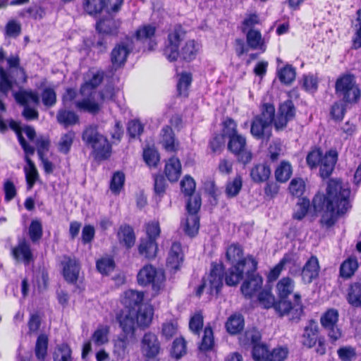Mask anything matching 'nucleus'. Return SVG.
Here are the masks:
<instances>
[{
  "label": "nucleus",
  "instance_id": "obj_1",
  "mask_svg": "<svg viewBox=\"0 0 361 361\" xmlns=\"http://www.w3.org/2000/svg\"><path fill=\"white\" fill-rule=\"evenodd\" d=\"M350 188L342 185L339 180H330L328 183L326 195H316L312 200L316 212H322L320 223L330 228L336 221V214H344L350 207Z\"/></svg>",
  "mask_w": 361,
  "mask_h": 361
},
{
  "label": "nucleus",
  "instance_id": "obj_2",
  "mask_svg": "<svg viewBox=\"0 0 361 361\" xmlns=\"http://www.w3.org/2000/svg\"><path fill=\"white\" fill-rule=\"evenodd\" d=\"M185 32L180 26L176 27L168 35V44H166L164 54L170 61H176L178 56L185 61H192L196 56L200 46L194 40L188 41L182 47L180 53L178 47L180 42L185 38Z\"/></svg>",
  "mask_w": 361,
  "mask_h": 361
},
{
  "label": "nucleus",
  "instance_id": "obj_3",
  "mask_svg": "<svg viewBox=\"0 0 361 361\" xmlns=\"http://www.w3.org/2000/svg\"><path fill=\"white\" fill-rule=\"evenodd\" d=\"M335 89L338 97L346 103L356 102L360 97V90L353 75L347 74L338 78Z\"/></svg>",
  "mask_w": 361,
  "mask_h": 361
},
{
  "label": "nucleus",
  "instance_id": "obj_4",
  "mask_svg": "<svg viewBox=\"0 0 361 361\" xmlns=\"http://www.w3.org/2000/svg\"><path fill=\"white\" fill-rule=\"evenodd\" d=\"M137 278L138 283L141 286L152 285V290L156 293L164 288L166 280L164 270L157 269L151 264L144 266L139 271Z\"/></svg>",
  "mask_w": 361,
  "mask_h": 361
},
{
  "label": "nucleus",
  "instance_id": "obj_5",
  "mask_svg": "<svg viewBox=\"0 0 361 361\" xmlns=\"http://www.w3.org/2000/svg\"><path fill=\"white\" fill-rule=\"evenodd\" d=\"M257 266V261L252 257L248 256L242 260L238 262L226 273L225 281L229 286H236L243 279V274H246V270L250 268L252 271H256Z\"/></svg>",
  "mask_w": 361,
  "mask_h": 361
},
{
  "label": "nucleus",
  "instance_id": "obj_6",
  "mask_svg": "<svg viewBox=\"0 0 361 361\" xmlns=\"http://www.w3.org/2000/svg\"><path fill=\"white\" fill-rule=\"evenodd\" d=\"M16 101L23 106L22 116L27 121L37 120L39 118L37 110L29 106L30 102L37 105L39 103V98L37 94L32 91L20 90L13 93Z\"/></svg>",
  "mask_w": 361,
  "mask_h": 361
},
{
  "label": "nucleus",
  "instance_id": "obj_7",
  "mask_svg": "<svg viewBox=\"0 0 361 361\" xmlns=\"http://www.w3.org/2000/svg\"><path fill=\"white\" fill-rule=\"evenodd\" d=\"M275 310L281 316L288 315L290 320L298 322L303 313V305L300 293L294 294L293 304L287 300H279L275 306Z\"/></svg>",
  "mask_w": 361,
  "mask_h": 361
},
{
  "label": "nucleus",
  "instance_id": "obj_8",
  "mask_svg": "<svg viewBox=\"0 0 361 361\" xmlns=\"http://www.w3.org/2000/svg\"><path fill=\"white\" fill-rule=\"evenodd\" d=\"M338 311L331 308L326 310L320 318L321 325L332 342L338 340L342 335L341 331L338 326Z\"/></svg>",
  "mask_w": 361,
  "mask_h": 361
},
{
  "label": "nucleus",
  "instance_id": "obj_9",
  "mask_svg": "<svg viewBox=\"0 0 361 361\" xmlns=\"http://www.w3.org/2000/svg\"><path fill=\"white\" fill-rule=\"evenodd\" d=\"M228 149L237 156L239 162L246 164L252 160V154L246 148V139L240 134L228 139Z\"/></svg>",
  "mask_w": 361,
  "mask_h": 361
},
{
  "label": "nucleus",
  "instance_id": "obj_10",
  "mask_svg": "<svg viewBox=\"0 0 361 361\" xmlns=\"http://www.w3.org/2000/svg\"><path fill=\"white\" fill-rule=\"evenodd\" d=\"M224 268L223 264L212 263L210 273L202 280L207 286V293L218 295L223 286Z\"/></svg>",
  "mask_w": 361,
  "mask_h": 361
},
{
  "label": "nucleus",
  "instance_id": "obj_11",
  "mask_svg": "<svg viewBox=\"0 0 361 361\" xmlns=\"http://www.w3.org/2000/svg\"><path fill=\"white\" fill-rule=\"evenodd\" d=\"M248 268L246 270V279L243 281L240 290L243 295L247 299L252 296L262 288L263 279L261 276Z\"/></svg>",
  "mask_w": 361,
  "mask_h": 361
},
{
  "label": "nucleus",
  "instance_id": "obj_12",
  "mask_svg": "<svg viewBox=\"0 0 361 361\" xmlns=\"http://www.w3.org/2000/svg\"><path fill=\"white\" fill-rule=\"evenodd\" d=\"M140 350L142 355L149 359L157 357L161 350L157 336L152 332L145 333L140 342Z\"/></svg>",
  "mask_w": 361,
  "mask_h": 361
},
{
  "label": "nucleus",
  "instance_id": "obj_13",
  "mask_svg": "<svg viewBox=\"0 0 361 361\" xmlns=\"http://www.w3.org/2000/svg\"><path fill=\"white\" fill-rule=\"evenodd\" d=\"M295 115V108L291 100H287L281 104L278 114L274 121L276 130H281L286 127L288 121L293 119Z\"/></svg>",
  "mask_w": 361,
  "mask_h": 361
},
{
  "label": "nucleus",
  "instance_id": "obj_14",
  "mask_svg": "<svg viewBox=\"0 0 361 361\" xmlns=\"http://www.w3.org/2000/svg\"><path fill=\"white\" fill-rule=\"evenodd\" d=\"M61 266L65 280L71 283H76L80 270L78 261L75 257L64 255L62 257Z\"/></svg>",
  "mask_w": 361,
  "mask_h": 361
},
{
  "label": "nucleus",
  "instance_id": "obj_15",
  "mask_svg": "<svg viewBox=\"0 0 361 361\" xmlns=\"http://www.w3.org/2000/svg\"><path fill=\"white\" fill-rule=\"evenodd\" d=\"M133 310H121L116 315V320L126 335H133L137 325Z\"/></svg>",
  "mask_w": 361,
  "mask_h": 361
},
{
  "label": "nucleus",
  "instance_id": "obj_16",
  "mask_svg": "<svg viewBox=\"0 0 361 361\" xmlns=\"http://www.w3.org/2000/svg\"><path fill=\"white\" fill-rule=\"evenodd\" d=\"M319 264L317 257L312 256L305 264L301 270L302 281L305 284L312 283L319 276Z\"/></svg>",
  "mask_w": 361,
  "mask_h": 361
},
{
  "label": "nucleus",
  "instance_id": "obj_17",
  "mask_svg": "<svg viewBox=\"0 0 361 361\" xmlns=\"http://www.w3.org/2000/svg\"><path fill=\"white\" fill-rule=\"evenodd\" d=\"M184 254L180 243L175 242L172 244L169 252L166 266L171 271L176 272L182 265Z\"/></svg>",
  "mask_w": 361,
  "mask_h": 361
},
{
  "label": "nucleus",
  "instance_id": "obj_18",
  "mask_svg": "<svg viewBox=\"0 0 361 361\" xmlns=\"http://www.w3.org/2000/svg\"><path fill=\"white\" fill-rule=\"evenodd\" d=\"M12 255L17 262L29 264L33 260V255L30 243L25 239H20L18 245L13 248Z\"/></svg>",
  "mask_w": 361,
  "mask_h": 361
},
{
  "label": "nucleus",
  "instance_id": "obj_19",
  "mask_svg": "<svg viewBox=\"0 0 361 361\" xmlns=\"http://www.w3.org/2000/svg\"><path fill=\"white\" fill-rule=\"evenodd\" d=\"M133 313L138 327L145 329L152 323L154 310L151 305L147 304L141 305L137 310H133Z\"/></svg>",
  "mask_w": 361,
  "mask_h": 361
},
{
  "label": "nucleus",
  "instance_id": "obj_20",
  "mask_svg": "<svg viewBox=\"0 0 361 361\" xmlns=\"http://www.w3.org/2000/svg\"><path fill=\"white\" fill-rule=\"evenodd\" d=\"M319 336V326L314 320L309 321L307 325L304 329V333L302 336V344L308 348L314 347Z\"/></svg>",
  "mask_w": 361,
  "mask_h": 361
},
{
  "label": "nucleus",
  "instance_id": "obj_21",
  "mask_svg": "<svg viewBox=\"0 0 361 361\" xmlns=\"http://www.w3.org/2000/svg\"><path fill=\"white\" fill-rule=\"evenodd\" d=\"M144 299V293L134 290H126L121 298L124 310H136L141 305Z\"/></svg>",
  "mask_w": 361,
  "mask_h": 361
},
{
  "label": "nucleus",
  "instance_id": "obj_22",
  "mask_svg": "<svg viewBox=\"0 0 361 361\" xmlns=\"http://www.w3.org/2000/svg\"><path fill=\"white\" fill-rule=\"evenodd\" d=\"M245 34L246 43L250 49L259 50L262 53L266 51V42L259 30L250 28L245 32Z\"/></svg>",
  "mask_w": 361,
  "mask_h": 361
},
{
  "label": "nucleus",
  "instance_id": "obj_23",
  "mask_svg": "<svg viewBox=\"0 0 361 361\" xmlns=\"http://www.w3.org/2000/svg\"><path fill=\"white\" fill-rule=\"evenodd\" d=\"M338 159V154L336 150H330L322 157L320 161V176L325 178H328L334 169L335 164Z\"/></svg>",
  "mask_w": 361,
  "mask_h": 361
},
{
  "label": "nucleus",
  "instance_id": "obj_24",
  "mask_svg": "<svg viewBox=\"0 0 361 361\" xmlns=\"http://www.w3.org/2000/svg\"><path fill=\"white\" fill-rule=\"evenodd\" d=\"M130 51V49L127 43L117 44L111 53V61L114 67L118 68L124 65Z\"/></svg>",
  "mask_w": 361,
  "mask_h": 361
},
{
  "label": "nucleus",
  "instance_id": "obj_25",
  "mask_svg": "<svg viewBox=\"0 0 361 361\" xmlns=\"http://www.w3.org/2000/svg\"><path fill=\"white\" fill-rule=\"evenodd\" d=\"M121 25V21L111 17L102 18L97 21L96 29L100 33L106 35H116Z\"/></svg>",
  "mask_w": 361,
  "mask_h": 361
},
{
  "label": "nucleus",
  "instance_id": "obj_26",
  "mask_svg": "<svg viewBox=\"0 0 361 361\" xmlns=\"http://www.w3.org/2000/svg\"><path fill=\"white\" fill-rule=\"evenodd\" d=\"M156 27L151 25H145L140 27L135 32V37L137 40L142 42H148L149 50H153L157 42L153 39L154 37Z\"/></svg>",
  "mask_w": 361,
  "mask_h": 361
},
{
  "label": "nucleus",
  "instance_id": "obj_27",
  "mask_svg": "<svg viewBox=\"0 0 361 361\" xmlns=\"http://www.w3.org/2000/svg\"><path fill=\"white\" fill-rule=\"evenodd\" d=\"M95 159H107L111 154V145L106 137L103 135L92 148Z\"/></svg>",
  "mask_w": 361,
  "mask_h": 361
},
{
  "label": "nucleus",
  "instance_id": "obj_28",
  "mask_svg": "<svg viewBox=\"0 0 361 361\" xmlns=\"http://www.w3.org/2000/svg\"><path fill=\"white\" fill-rule=\"evenodd\" d=\"M295 281L288 276L283 277L276 284V294L279 300H286L288 297L293 292Z\"/></svg>",
  "mask_w": 361,
  "mask_h": 361
},
{
  "label": "nucleus",
  "instance_id": "obj_29",
  "mask_svg": "<svg viewBox=\"0 0 361 361\" xmlns=\"http://www.w3.org/2000/svg\"><path fill=\"white\" fill-rule=\"evenodd\" d=\"M165 174L171 182H176L181 174V164L178 159L170 158L166 163Z\"/></svg>",
  "mask_w": 361,
  "mask_h": 361
},
{
  "label": "nucleus",
  "instance_id": "obj_30",
  "mask_svg": "<svg viewBox=\"0 0 361 361\" xmlns=\"http://www.w3.org/2000/svg\"><path fill=\"white\" fill-rule=\"evenodd\" d=\"M270 175V167L266 164H256L250 170V177L255 183L265 182L269 179Z\"/></svg>",
  "mask_w": 361,
  "mask_h": 361
},
{
  "label": "nucleus",
  "instance_id": "obj_31",
  "mask_svg": "<svg viewBox=\"0 0 361 361\" xmlns=\"http://www.w3.org/2000/svg\"><path fill=\"white\" fill-rule=\"evenodd\" d=\"M102 137L103 135L98 131V127L96 125H90L85 127L82 133V141L87 147L91 149Z\"/></svg>",
  "mask_w": 361,
  "mask_h": 361
},
{
  "label": "nucleus",
  "instance_id": "obj_32",
  "mask_svg": "<svg viewBox=\"0 0 361 361\" xmlns=\"http://www.w3.org/2000/svg\"><path fill=\"white\" fill-rule=\"evenodd\" d=\"M269 128V125L265 124L262 120L255 117L251 123L250 133L256 139H263L265 137L269 139L271 135Z\"/></svg>",
  "mask_w": 361,
  "mask_h": 361
},
{
  "label": "nucleus",
  "instance_id": "obj_33",
  "mask_svg": "<svg viewBox=\"0 0 361 361\" xmlns=\"http://www.w3.org/2000/svg\"><path fill=\"white\" fill-rule=\"evenodd\" d=\"M56 120L64 128H68L78 123L79 122V117L73 111L60 109L56 114Z\"/></svg>",
  "mask_w": 361,
  "mask_h": 361
},
{
  "label": "nucleus",
  "instance_id": "obj_34",
  "mask_svg": "<svg viewBox=\"0 0 361 361\" xmlns=\"http://www.w3.org/2000/svg\"><path fill=\"white\" fill-rule=\"evenodd\" d=\"M161 142L164 149L168 152H176L177 148L172 128L169 126H164L161 129Z\"/></svg>",
  "mask_w": 361,
  "mask_h": 361
},
{
  "label": "nucleus",
  "instance_id": "obj_35",
  "mask_svg": "<svg viewBox=\"0 0 361 361\" xmlns=\"http://www.w3.org/2000/svg\"><path fill=\"white\" fill-rule=\"evenodd\" d=\"M346 300L353 307H361V283H353L349 286Z\"/></svg>",
  "mask_w": 361,
  "mask_h": 361
},
{
  "label": "nucleus",
  "instance_id": "obj_36",
  "mask_svg": "<svg viewBox=\"0 0 361 361\" xmlns=\"http://www.w3.org/2000/svg\"><path fill=\"white\" fill-rule=\"evenodd\" d=\"M103 78V72L97 71V73H93L92 78L81 86L80 93L83 96H91L92 90L101 84Z\"/></svg>",
  "mask_w": 361,
  "mask_h": 361
},
{
  "label": "nucleus",
  "instance_id": "obj_37",
  "mask_svg": "<svg viewBox=\"0 0 361 361\" xmlns=\"http://www.w3.org/2000/svg\"><path fill=\"white\" fill-rule=\"evenodd\" d=\"M119 240L127 248L133 247L135 242V235L133 228L128 225L121 226L118 233Z\"/></svg>",
  "mask_w": 361,
  "mask_h": 361
},
{
  "label": "nucleus",
  "instance_id": "obj_38",
  "mask_svg": "<svg viewBox=\"0 0 361 361\" xmlns=\"http://www.w3.org/2000/svg\"><path fill=\"white\" fill-rule=\"evenodd\" d=\"M157 244L154 239L142 240L139 245V252L147 259H153L157 252Z\"/></svg>",
  "mask_w": 361,
  "mask_h": 361
},
{
  "label": "nucleus",
  "instance_id": "obj_39",
  "mask_svg": "<svg viewBox=\"0 0 361 361\" xmlns=\"http://www.w3.org/2000/svg\"><path fill=\"white\" fill-rule=\"evenodd\" d=\"M75 137V133L73 130H69L61 134L57 143L58 151L63 154H68L71 151Z\"/></svg>",
  "mask_w": 361,
  "mask_h": 361
},
{
  "label": "nucleus",
  "instance_id": "obj_40",
  "mask_svg": "<svg viewBox=\"0 0 361 361\" xmlns=\"http://www.w3.org/2000/svg\"><path fill=\"white\" fill-rule=\"evenodd\" d=\"M27 166H25L24 171L27 186L31 189L38 178V172L34 162L27 156L25 157Z\"/></svg>",
  "mask_w": 361,
  "mask_h": 361
},
{
  "label": "nucleus",
  "instance_id": "obj_41",
  "mask_svg": "<svg viewBox=\"0 0 361 361\" xmlns=\"http://www.w3.org/2000/svg\"><path fill=\"white\" fill-rule=\"evenodd\" d=\"M261 334L256 328L247 329L240 338V343L244 345H254L259 343Z\"/></svg>",
  "mask_w": 361,
  "mask_h": 361
},
{
  "label": "nucleus",
  "instance_id": "obj_42",
  "mask_svg": "<svg viewBox=\"0 0 361 361\" xmlns=\"http://www.w3.org/2000/svg\"><path fill=\"white\" fill-rule=\"evenodd\" d=\"M48 337L45 334H40L36 341L35 353L39 361H43L47 354Z\"/></svg>",
  "mask_w": 361,
  "mask_h": 361
},
{
  "label": "nucleus",
  "instance_id": "obj_43",
  "mask_svg": "<svg viewBox=\"0 0 361 361\" xmlns=\"http://www.w3.org/2000/svg\"><path fill=\"white\" fill-rule=\"evenodd\" d=\"M243 180L240 176H236L233 180H228L226 185L225 193L228 198L236 197L242 189Z\"/></svg>",
  "mask_w": 361,
  "mask_h": 361
},
{
  "label": "nucleus",
  "instance_id": "obj_44",
  "mask_svg": "<svg viewBox=\"0 0 361 361\" xmlns=\"http://www.w3.org/2000/svg\"><path fill=\"white\" fill-rule=\"evenodd\" d=\"M292 166L288 161H283L275 171V177L277 181L285 183L291 176Z\"/></svg>",
  "mask_w": 361,
  "mask_h": 361
},
{
  "label": "nucleus",
  "instance_id": "obj_45",
  "mask_svg": "<svg viewBox=\"0 0 361 361\" xmlns=\"http://www.w3.org/2000/svg\"><path fill=\"white\" fill-rule=\"evenodd\" d=\"M83 8L89 15L96 16L105 8V0H83Z\"/></svg>",
  "mask_w": 361,
  "mask_h": 361
},
{
  "label": "nucleus",
  "instance_id": "obj_46",
  "mask_svg": "<svg viewBox=\"0 0 361 361\" xmlns=\"http://www.w3.org/2000/svg\"><path fill=\"white\" fill-rule=\"evenodd\" d=\"M358 267V263L355 258H348L345 260L340 267V276L344 279L350 278Z\"/></svg>",
  "mask_w": 361,
  "mask_h": 361
},
{
  "label": "nucleus",
  "instance_id": "obj_47",
  "mask_svg": "<svg viewBox=\"0 0 361 361\" xmlns=\"http://www.w3.org/2000/svg\"><path fill=\"white\" fill-rule=\"evenodd\" d=\"M244 326V319L240 314L231 315L226 324L227 331L231 334H235L240 331Z\"/></svg>",
  "mask_w": 361,
  "mask_h": 361
},
{
  "label": "nucleus",
  "instance_id": "obj_48",
  "mask_svg": "<svg viewBox=\"0 0 361 361\" xmlns=\"http://www.w3.org/2000/svg\"><path fill=\"white\" fill-rule=\"evenodd\" d=\"M257 301L259 304L264 309H269L276 306L275 297L272 294L270 289H263L257 296Z\"/></svg>",
  "mask_w": 361,
  "mask_h": 361
},
{
  "label": "nucleus",
  "instance_id": "obj_49",
  "mask_svg": "<svg viewBox=\"0 0 361 361\" xmlns=\"http://www.w3.org/2000/svg\"><path fill=\"white\" fill-rule=\"evenodd\" d=\"M214 345V338L213 330L211 326H207L204 329L203 336L199 345L201 351H208L213 348Z\"/></svg>",
  "mask_w": 361,
  "mask_h": 361
},
{
  "label": "nucleus",
  "instance_id": "obj_50",
  "mask_svg": "<svg viewBox=\"0 0 361 361\" xmlns=\"http://www.w3.org/2000/svg\"><path fill=\"white\" fill-rule=\"evenodd\" d=\"M274 106L271 104H264L262 106L261 114L255 117L262 120L265 124H268L271 126L273 123H274Z\"/></svg>",
  "mask_w": 361,
  "mask_h": 361
},
{
  "label": "nucleus",
  "instance_id": "obj_51",
  "mask_svg": "<svg viewBox=\"0 0 361 361\" xmlns=\"http://www.w3.org/2000/svg\"><path fill=\"white\" fill-rule=\"evenodd\" d=\"M295 70L290 65H286L278 71L279 80L286 85L291 84L295 79Z\"/></svg>",
  "mask_w": 361,
  "mask_h": 361
},
{
  "label": "nucleus",
  "instance_id": "obj_52",
  "mask_svg": "<svg viewBox=\"0 0 361 361\" xmlns=\"http://www.w3.org/2000/svg\"><path fill=\"white\" fill-rule=\"evenodd\" d=\"M78 109L87 111L92 114H97L101 109V105L90 98H86L75 103Z\"/></svg>",
  "mask_w": 361,
  "mask_h": 361
},
{
  "label": "nucleus",
  "instance_id": "obj_53",
  "mask_svg": "<svg viewBox=\"0 0 361 361\" xmlns=\"http://www.w3.org/2000/svg\"><path fill=\"white\" fill-rule=\"evenodd\" d=\"M54 361H72L71 350L67 344L57 345L54 353Z\"/></svg>",
  "mask_w": 361,
  "mask_h": 361
},
{
  "label": "nucleus",
  "instance_id": "obj_54",
  "mask_svg": "<svg viewBox=\"0 0 361 361\" xmlns=\"http://www.w3.org/2000/svg\"><path fill=\"white\" fill-rule=\"evenodd\" d=\"M28 234L33 243L38 242L42 236V225L39 220H32L28 229Z\"/></svg>",
  "mask_w": 361,
  "mask_h": 361
},
{
  "label": "nucleus",
  "instance_id": "obj_55",
  "mask_svg": "<svg viewBox=\"0 0 361 361\" xmlns=\"http://www.w3.org/2000/svg\"><path fill=\"white\" fill-rule=\"evenodd\" d=\"M109 327L99 326L92 334V341L97 345H101L108 342Z\"/></svg>",
  "mask_w": 361,
  "mask_h": 361
},
{
  "label": "nucleus",
  "instance_id": "obj_56",
  "mask_svg": "<svg viewBox=\"0 0 361 361\" xmlns=\"http://www.w3.org/2000/svg\"><path fill=\"white\" fill-rule=\"evenodd\" d=\"M199 218L196 214H189L185 222V233L190 236L195 235L199 230Z\"/></svg>",
  "mask_w": 361,
  "mask_h": 361
},
{
  "label": "nucleus",
  "instance_id": "obj_57",
  "mask_svg": "<svg viewBox=\"0 0 361 361\" xmlns=\"http://www.w3.org/2000/svg\"><path fill=\"white\" fill-rule=\"evenodd\" d=\"M125 182V175L123 172L117 171L114 173L110 183V189L114 194H118L123 188Z\"/></svg>",
  "mask_w": 361,
  "mask_h": 361
},
{
  "label": "nucleus",
  "instance_id": "obj_58",
  "mask_svg": "<svg viewBox=\"0 0 361 361\" xmlns=\"http://www.w3.org/2000/svg\"><path fill=\"white\" fill-rule=\"evenodd\" d=\"M292 262V259L289 255H285L280 262L270 271L268 278L269 281L276 280L281 271L284 269L285 265L290 263Z\"/></svg>",
  "mask_w": 361,
  "mask_h": 361
},
{
  "label": "nucleus",
  "instance_id": "obj_59",
  "mask_svg": "<svg viewBox=\"0 0 361 361\" xmlns=\"http://www.w3.org/2000/svg\"><path fill=\"white\" fill-rule=\"evenodd\" d=\"M13 87V82L8 78V75L3 68H0V94L8 96V92Z\"/></svg>",
  "mask_w": 361,
  "mask_h": 361
},
{
  "label": "nucleus",
  "instance_id": "obj_60",
  "mask_svg": "<svg viewBox=\"0 0 361 361\" xmlns=\"http://www.w3.org/2000/svg\"><path fill=\"white\" fill-rule=\"evenodd\" d=\"M243 252L242 247L237 244L230 245L226 251L227 259L232 263L242 260Z\"/></svg>",
  "mask_w": 361,
  "mask_h": 361
},
{
  "label": "nucleus",
  "instance_id": "obj_61",
  "mask_svg": "<svg viewBox=\"0 0 361 361\" xmlns=\"http://www.w3.org/2000/svg\"><path fill=\"white\" fill-rule=\"evenodd\" d=\"M288 349L286 348H276L267 355L265 361H284L288 356Z\"/></svg>",
  "mask_w": 361,
  "mask_h": 361
},
{
  "label": "nucleus",
  "instance_id": "obj_62",
  "mask_svg": "<svg viewBox=\"0 0 361 361\" xmlns=\"http://www.w3.org/2000/svg\"><path fill=\"white\" fill-rule=\"evenodd\" d=\"M186 353V342L183 338H176L173 342L171 355L179 359Z\"/></svg>",
  "mask_w": 361,
  "mask_h": 361
},
{
  "label": "nucleus",
  "instance_id": "obj_63",
  "mask_svg": "<svg viewBox=\"0 0 361 361\" xmlns=\"http://www.w3.org/2000/svg\"><path fill=\"white\" fill-rule=\"evenodd\" d=\"M41 97L43 104L47 107H51L56 103V94L53 88L44 89Z\"/></svg>",
  "mask_w": 361,
  "mask_h": 361
},
{
  "label": "nucleus",
  "instance_id": "obj_64",
  "mask_svg": "<svg viewBox=\"0 0 361 361\" xmlns=\"http://www.w3.org/2000/svg\"><path fill=\"white\" fill-rule=\"evenodd\" d=\"M338 356L341 361H352L356 359V350L351 346L341 347L337 350Z\"/></svg>",
  "mask_w": 361,
  "mask_h": 361
}]
</instances>
